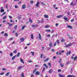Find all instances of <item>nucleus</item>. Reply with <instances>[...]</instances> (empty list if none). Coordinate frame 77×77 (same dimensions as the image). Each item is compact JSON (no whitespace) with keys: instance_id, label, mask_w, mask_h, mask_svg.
I'll return each instance as SVG.
<instances>
[{"instance_id":"nucleus-1","label":"nucleus","mask_w":77,"mask_h":77,"mask_svg":"<svg viewBox=\"0 0 77 77\" xmlns=\"http://www.w3.org/2000/svg\"><path fill=\"white\" fill-rule=\"evenodd\" d=\"M64 45H65L66 46L65 47H71L72 45V44L71 43H69V44L68 45H66V43H64Z\"/></svg>"},{"instance_id":"nucleus-2","label":"nucleus","mask_w":77,"mask_h":77,"mask_svg":"<svg viewBox=\"0 0 77 77\" xmlns=\"http://www.w3.org/2000/svg\"><path fill=\"white\" fill-rule=\"evenodd\" d=\"M25 38L23 37H22L20 38V40L21 41V42H23L24 41Z\"/></svg>"},{"instance_id":"nucleus-3","label":"nucleus","mask_w":77,"mask_h":77,"mask_svg":"<svg viewBox=\"0 0 77 77\" xmlns=\"http://www.w3.org/2000/svg\"><path fill=\"white\" fill-rule=\"evenodd\" d=\"M39 2H38L36 4L35 6L36 7H39Z\"/></svg>"},{"instance_id":"nucleus-4","label":"nucleus","mask_w":77,"mask_h":77,"mask_svg":"<svg viewBox=\"0 0 77 77\" xmlns=\"http://www.w3.org/2000/svg\"><path fill=\"white\" fill-rule=\"evenodd\" d=\"M63 16V15H60L59 16H58L57 17V18H61Z\"/></svg>"},{"instance_id":"nucleus-5","label":"nucleus","mask_w":77,"mask_h":77,"mask_svg":"<svg viewBox=\"0 0 77 77\" xmlns=\"http://www.w3.org/2000/svg\"><path fill=\"white\" fill-rule=\"evenodd\" d=\"M53 70L52 69H51L48 71V72H49V73H51L52 72H53Z\"/></svg>"},{"instance_id":"nucleus-6","label":"nucleus","mask_w":77,"mask_h":77,"mask_svg":"<svg viewBox=\"0 0 77 77\" xmlns=\"http://www.w3.org/2000/svg\"><path fill=\"white\" fill-rule=\"evenodd\" d=\"M35 75H39V74H40V73L39 72V71H37L35 72Z\"/></svg>"},{"instance_id":"nucleus-7","label":"nucleus","mask_w":77,"mask_h":77,"mask_svg":"<svg viewBox=\"0 0 77 77\" xmlns=\"http://www.w3.org/2000/svg\"><path fill=\"white\" fill-rule=\"evenodd\" d=\"M71 6H75V5H76V3L73 4V2H72L71 3Z\"/></svg>"},{"instance_id":"nucleus-8","label":"nucleus","mask_w":77,"mask_h":77,"mask_svg":"<svg viewBox=\"0 0 77 77\" xmlns=\"http://www.w3.org/2000/svg\"><path fill=\"white\" fill-rule=\"evenodd\" d=\"M38 37L39 39H42V37H41V34H40V33H39L38 34Z\"/></svg>"},{"instance_id":"nucleus-9","label":"nucleus","mask_w":77,"mask_h":77,"mask_svg":"<svg viewBox=\"0 0 77 77\" xmlns=\"http://www.w3.org/2000/svg\"><path fill=\"white\" fill-rule=\"evenodd\" d=\"M67 27L68 28H70L71 29H72V26L70 25L67 26Z\"/></svg>"},{"instance_id":"nucleus-10","label":"nucleus","mask_w":77,"mask_h":77,"mask_svg":"<svg viewBox=\"0 0 77 77\" xmlns=\"http://www.w3.org/2000/svg\"><path fill=\"white\" fill-rule=\"evenodd\" d=\"M74 77V76L73 75H68L67 76V77Z\"/></svg>"},{"instance_id":"nucleus-11","label":"nucleus","mask_w":77,"mask_h":77,"mask_svg":"<svg viewBox=\"0 0 77 77\" xmlns=\"http://www.w3.org/2000/svg\"><path fill=\"white\" fill-rule=\"evenodd\" d=\"M49 47H52V45H53V43H50L49 44Z\"/></svg>"},{"instance_id":"nucleus-12","label":"nucleus","mask_w":77,"mask_h":77,"mask_svg":"<svg viewBox=\"0 0 77 77\" xmlns=\"http://www.w3.org/2000/svg\"><path fill=\"white\" fill-rule=\"evenodd\" d=\"M22 68V66H20L18 67V68H17L18 70H20L21 69V68Z\"/></svg>"},{"instance_id":"nucleus-13","label":"nucleus","mask_w":77,"mask_h":77,"mask_svg":"<svg viewBox=\"0 0 77 77\" xmlns=\"http://www.w3.org/2000/svg\"><path fill=\"white\" fill-rule=\"evenodd\" d=\"M59 75L60 77H65V75H62L60 74H59Z\"/></svg>"},{"instance_id":"nucleus-14","label":"nucleus","mask_w":77,"mask_h":77,"mask_svg":"<svg viewBox=\"0 0 77 77\" xmlns=\"http://www.w3.org/2000/svg\"><path fill=\"white\" fill-rule=\"evenodd\" d=\"M57 44H58V45H59V44H60V42H59V40L57 39Z\"/></svg>"},{"instance_id":"nucleus-15","label":"nucleus","mask_w":77,"mask_h":77,"mask_svg":"<svg viewBox=\"0 0 77 77\" xmlns=\"http://www.w3.org/2000/svg\"><path fill=\"white\" fill-rule=\"evenodd\" d=\"M17 57V55H15L12 58V60H14Z\"/></svg>"},{"instance_id":"nucleus-16","label":"nucleus","mask_w":77,"mask_h":77,"mask_svg":"<svg viewBox=\"0 0 77 77\" xmlns=\"http://www.w3.org/2000/svg\"><path fill=\"white\" fill-rule=\"evenodd\" d=\"M44 17H45V18H48V16L45 15H44Z\"/></svg>"},{"instance_id":"nucleus-17","label":"nucleus","mask_w":77,"mask_h":77,"mask_svg":"<svg viewBox=\"0 0 77 77\" xmlns=\"http://www.w3.org/2000/svg\"><path fill=\"white\" fill-rule=\"evenodd\" d=\"M22 8L23 9H25L26 8V5H23L22 6Z\"/></svg>"},{"instance_id":"nucleus-18","label":"nucleus","mask_w":77,"mask_h":77,"mask_svg":"<svg viewBox=\"0 0 77 77\" xmlns=\"http://www.w3.org/2000/svg\"><path fill=\"white\" fill-rule=\"evenodd\" d=\"M10 74V72H8L5 75L6 76H8V75Z\"/></svg>"},{"instance_id":"nucleus-19","label":"nucleus","mask_w":77,"mask_h":77,"mask_svg":"<svg viewBox=\"0 0 77 77\" xmlns=\"http://www.w3.org/2000/svg\"><path fill=\"white\" fill-rule=\"evenodd\" d=\"M38 26V25H32V27H37Z\"/></svg>"},{"instance_id":"nucleus-20","label":"nucleus","mask_w":77,"mask_h":77,"mask_svg":"<svg viewBox=\"0 0 77 77\" xmlns=\"http://www.w3.org/2000/svg\"><path fill=\"white\" fill-rule=\"evenodd\" d=\"M20 52L18 53L17 55V57H18L20 56Z\"/></svg>"},{"instance_id":"nucleus-21","label":"nucleus","mask_w":77,"mask_h":77,"mask_svg":"<svg viewBox=\"0 0 77 77\" xmlns=\"http://www.w3.org/2000/svg\"><path fill=\"white\" fill-rule=\"evenodd\" d=\"M5 11V10L4 9H2L1 10L0 12H3Z\"/></svg>"},{"instance_id":"nucleus-22","label":"nucleus","mask_w":77,"mask_h":77,"mask_svg":"<svg viewBox=\"0 0 77 77\" xmlns=\"http://www.w3.org/2000/svg\"><path fill=\"white\" fill-rule=\"evenodd\" d=\"M31 39H33V34H31Z\"/></svg>"},{"instance_id":"nucleus-23","label":"nucleus","mask_w":77,"mask_h":77,"mask_svg":"<svg viewBox=\"0 0 77 77\" xmlns=\"http://www.w3.org/2000/svg\"><path fill=\"white\" fill-rule=\"evenodd\" d=\"M48 64L49 65V67H51V63H49Z\"/></svg>"},{"instance_id":"nucleus-24","label":"nucleus","mask_w":77,"mask_h":77,"mask_svg":"<svg viewBox=\"0 0 77 77\" xmlns=\"http://www.w3.org/2000/svg\"><path fill=\"white\" fill-rule=\"evenodd\" d=\"M6 18V16L5 15L2 18V19L5 20Z\"/></svg>"},{"instance_id":"nucleus-25","label":"nucleus","mask_w":77,"mask_h":77,"mask_svg":"<svg viewBox=\"0 0 77 77\" xmlns=\"http://www.w3.org/2000/svg\"><path fill=\"white\" fill-rule=\"evenodd\" d=\"M4 36H6L7 37L8 36V34H7V33H5V34H4Z\"/></svg>"},{"instance_id":"nucleus-26","label":"nucleus","mask_w":77,"mask_h":77,"mask_svg":"<svg viewBox=\"0 0 77 77\" xmlns=\"http://www.w3.org/2000/svg\"><path fill=\"white\" fill-rule=\"evenodd\" d=\"M31 54H32L33 56H34V55L35 54V52H31Z\"/></svg>"},{"instance_id":"nucleus-27","label":"nucleus","mask_w":77,"mask_h":77,"mask_svg":"<svg viewBox=\"0 0 77 77\" xmlns=\"http://www.w3.org/2000/svg\"><path fill=\"white\" fill-rule=\"evenodd\" d=\"M67 15H69V16H70L71 15V13H70V12H68Z\"/></svg>"},{"instance_id":"nucleus-28","label":"nucleus","mask_w":77,"mask_h":77,"mask_svg":"<svg viewBox=\"0 0 77 77\" xmlns=\"http://www.w3.org/2000/svg\"><path fill=\"white\" fill-rule=\"evenodd\" d=\"M44 19H42V21L41 22V23H43L44 22Z\"/></svg>"},{"instance_id":"nucleus-29","label":"nucleus","mask_w":77,"mask_h":77,"mask_svg":"<svg viewBox=\"0 0 77 77\" xmlns=\"http://www.w3.org/2000/svg\"><path fill=\"white\" fill-rule=\"evenodd\" d=\"M65 41V39H62L61 40V41L62 42H63Z\"/></svg>"},{"instance_id":"nucleus-30","label":"nucleus","mask_w":77,"mask_h":77,"mask_svg":"<svg viewBox=\"0 0 77 77\" xmlns=\"http://www.w3.org/2000/svg\"><path fill=\"white\" fill-rule=\"evenodd\" d=\"M50 26H45V28H48V27H50Z\"/></svg>"},{"instance_id":"nucleus-31","label":"nucleus","mask_w":77,"mask_h":77,"mask_svg":"<svg viewBox=\"0 0 77 77\" xmlns=\"http://www.w3.org/2000/svg\"><path fill=\"white\" fill-rule=\"evenodd\" d=\"M20 61L22 63H24V61H23V60L22 59H20Z\"/></svg>"},{"instance_id":"nucleus-32","label":"nucleus","mask_w":77,"mask_h":77,"mask_svg":"<svg viewBox=\"0 0 77 77\" xmlns=\"http://www.w3.org/2000/svg\"><path fill=\"white\" fill-rule=\"evenodd\" d=\"M21 77H24V73H22L21 74Z\"/></svg>"},{"instance_id":"nucleus-33","label":"nucleus","mask_w":77,"mask_h":77,"mask_svg":"<svg viewBox=\"0 0 77 77\" xmlns=\"http://www.w3.org/2000/svg\"><path fill=\"white\" fill-rule=\"evenodd\" d=\"M15 8L16 9H17V8H18V6L17 5H15Z\"/></svg>"},{"instance_id":"nucleus-34","label":"nucleus","mask_w":77,"mask_h":77,"mask_svg":"<svg viewBox=\"0 0 77 77\" xmlns=\"http://www.w3.org/2000/svg\"><path fill=\"white\" fill-rule=\"evenodd\" d=\"M25 27H26V25H24L23 26V27H22V29L23 30L24 28H25Z\"/></svg>"},{"instance_id":"nucleus-35","label":"nucleus","mask_w":77,"mask_h":77,"mask_svg":"<svg viewBox=\"0 0 77 77\" xmlns=\"http://www.w3.org/2000/svg\"><path fill=\"white\" fill-rule=\"evenodd\" d=\"M46 31L47 32H51V30L49 29V30H46Z\"/></svg>"},{"instance_id":"nucleus-36","label":"nucleus","mask_w":77,"mask_h":77,"mask_svg":"<svg viewBox=\"0 0 77 77\" xmlns=\"http://www.w3.org/2000/svg\"><path fill=\"white\" fill-rule=\"evenodd\" d=\"M10 56H13V53H11V54H10Z\"/></svg>"},{"instance_id":"nucleus-37","label":"nucleus","mask_w":77,"mask_h":77,"mask_svg":"<svg viewBox=\"0 0 77 77\" xmlns=\"http://www.w3.org/2000/svg\"><path fill=\"white\" fill-rule=\"evenodd\" d=\"M37 70V69H35V70L33 71V73H35V72H36V71Z\"/></svg>"},{"instance_id":"nucleus-38","label":"nucleus","mask_w":77,"mask_h":77,"mask_svg":"<svg viewBox=\"0 0 77 77\" xmlns=\"http://www.w3.org/2000/svg\"><path fill=\"white\" fill-rule=\"evenodd\" d=\"M15 35H16V36H18V33H17V32H16L15 33Z\"/></svg>"},{"instance_id":"nucleus-39","label":"nucleus","mask_w":77,"mask_h":77,"mask_svg":"<svg viewBox=\"0 0 77 77\" xmlns=\"http://www.w3.org/2000/svg\"><path fill=\"white\" fill-rule=\"evenodd\" d=\"M29 21L31 23H32V20L31 19H29Z\"/></svg>"},{"instance_id":"nucleus-40","label":"nucleus","mask_w":77,"mask_h":77,"mask_svg":"<svg viewBox=\"0 0 77 77\" xmlns=\"http://www.w3.org/2000/svg\"><path fill=\"white\" fill-rule=\"evenodd\" d=\"M61 67H63V66H64V64H61Z\"/></svg>"},{"instance_id":"nucleus-41","label":"nucleus","mask_w":77,"mask_h":77,"mask_svg":"<svg viewBox=\"0 0 77 77\" xmlns=\"http://www.w3.org/2000/svg\"><path fill=\"white\" fill-rule=\"evenodd\" d=\"M13 53H15V54L17 53V51L16 50H14L13 51Z\"/></svg>"},{"instance_id":"nucleus-42","label":"nucleus","mask_w":77,"mask_h":77,"mask_svg":"<svg viewBox=\"0 0 77 77\" xmlns=\"http://www.w3.org/2000/svg\"><path fill=\"white\" fill-rule=\"evenodd\" d=\"M12 39H13V38H11L10 39H9L8 40V41H12Z\"/></svg>"},{"instance_id":"nucleus-43","label":"nucleus","mask_w":77,"mask_h":77,"mask_svg":"<svg viewBox=\"0 0 77 77\" xmlns=\"http://www.w3.org/2000/svg\"><path fill=\"white\" fill-rule=\"evenodd\" d=\"M30 3H31V4H33V1H31L30 2Z\"/></svg>"},{"instance_id":"nucleus-44","label":"nucleus","mask_w":77,"mask_h":77,"mask_svg":"<svg viewBox=\"0 0 77 77\" xmlns=\"http://www.w3.org/2000/svg\"><path fill=\"white\" fill-rule=\"evenodd\" d=\"M2 70H3V71H5L6 70V69H5V68H3L2 69Z\"/></svg>"},{"instance_id":"nucleus-45","label":"nucleus","mask_w":77,"mask_h":77,"mask_svg":"<svg viewBox=\"0 0 77 77\" xmlns=\"http://www.w3.org/2000/svg\"><path fill=\"white\" fill-rule=\"evenodd\" d=\"M5 74V72H4L0 73V75H3V74Z\"/></svg>"},{"instance_id":"nucleus-46","label":"nucleus","mask_w":77,"mask_h":77,"mask_svg":"<svg viewBox=\"0 0 77 77\" xmlns=\"http://www.w3.org/2000/svg\"><path fill=\"white\" fill-rule=\"evenodd\" d=\"M77 58V57H74V60H75Z\"/></svg>"},{"instance_id":"nucleus-47","label":"nucleus","mask_w":77,"mask_h":77,"mask_svg":"<svg viewBox=\"0 0 77 77\" xmlns=\"http://www.w3.org/2000/svg\"><path fill=\"white\" fill-rule=\"evenodd\" d=\"M65 18V17H64V19L65 20H67L68 19V18H67V17H66V18Z\"/></svg>"},{"instance_id":"nucleus-48","label":"nucleus","mask_w":77,"mask_h":77,"mask_svg":"<svg viewBox=\"0 0 77 77\" xmlns=\"http://www.w3.org/2000/svg\"><path fill=\"white\" fill-rule=\"evenodd\" d=\"M43 65L44 66H45V67H46L47 65V64H43Z\"/></svg>"},{"instance_id":"nucleus-49","label":"nucleus","mask_w":77,"mask_h":77,"mask_svg":"<svg viewBox=\"0 0 77 77\" xmlns=\"http://www.w3.org/2000/svg\"><path fill=\"white\" fill-rule=\"evenodd\" d=\"M70 53H71V51H69V52H68V54L69 55L70 54Z\"/></svg>"},{"instance_id":"nucleus-50","label":"nucleus","mask_w":77,"mask_h":77,"mask_svg":"<svg viewBox=\"0 0 77 77\" xmlns=\"http://www.w3.org/2000/svg\"><path fill=\"white\" fill-rule=\"evenodd\" d=\"M12 25V23H10L9 24V27H10V26H11Z\"/></svg>"},{"instance_id":"nucleus-51","label":"nucleus","mask_w":77,"mask_h":77,"mask_svg":"<svg viewBox=\"0 0 77 77\" xmlns=\"http://www.w3.org/2000/svg\"><path fill=\"white\" fill-rule=\"evenodd\" d=\"M57 44V43L56 42H55L54 44V46H55Z\"/></svg>"},{"instance_id":"nucleus-52","label":"nucleus","mask_w":77,"mask_h":77,"mask_svg":"<svg viewBox=\"0 0 77 77\" xmlns=\"http://www.w3.org/2000/svg\"><path fill=\"white\" fill-rule=\"evenodd\" d=\"M61 69H59L58 70V72H61Z\"/></svg>"},{"instance_id":"nucleus-53","label":"nucleus","mask_w":77,"mask_h":77,"mask_svg":"<svg viewBox=\"0 0 77 77\" xmlns=\"http://www.w3.org/2000/svg\"><path fill=\"white\" fill-rule=\"evenodd\" d=\"M61 61H62V59H60V61H59V63H60L61 62Z\"/></svg>"},{"instance_id":"nucleus-54","label":"nucleus","mask_w":77,"mask_h":77,"mask_svg":"<svg viewBox=\"0 0 77 77\" xmlns=\"http://www.w3.org/2000/svg\"><path fill=\"white\" fill-rule=\"evenodd\" d=\"M41 4H42V5H45V4L43 2H41Z\"/></svg>"},{"instance_id":"nucleus-55","label":"nucleus","mask_w":77,"mask_h":77,"mask_svg":"<svg viewBox=\"0 0 77 77\" xmlns=\"http://www.w3.org/2000/svg\"><path fill=\"white\" fill-rule=\"evenodd\" d=\"M58 25H59V24H58L57 23H56L55 24V26H58Z\"/></svg>"},{"instance_id":"nucleus-56","label":"nucleus","mask_w":77,"mask_h":77,"mask_svg":"<svg viewBox=\"0 0 77 77\" xmlns=\"http://www.w3.org/2000/svg\"><path fill=\"white\" fill-rule=\"evenodd\" d=\"M48 61V60H50V58L48 57L46 59Z\"/></svg>"},{"instance_id":"nucleus-57","label":"nucleus","mask_w":77,"mask_h":77,"mask_svg":"<svg viewBox=\"0 0 77 77\" xmlns=\"http://www.w3.org/2000/svg\"><path fill=\"white\" fill-rule=\"evenodd\" d=\"M43 56V54H41V58H42V56Z\"/></svg>"},{"instance_id":"nucleus-58","label":"nucleus","mask_w":77,"mask_h":77,"mask_svg":"<svg viewBox=\"0 0 77 77\" xmlns=\"http://www.w3.org/2000/svg\"><path fill=\"white\" fill-rule=\"evenodd\" d=\"M53 6L54 8H55L56 7H55V6H56V4H54V5H53Z\"/></svg>"},{"instance_id":"nucleus-59","label":"nucleus","mask_w":77,"mask_h":77,"mask_svg":"<svg viewBox=\"0 0 77 77\" xmlns=\"http://www.w3.org/2000/svg\"><path fill=\"white\" fill-rule=\"evenodd\" d=\"M69 38L70 39H72V37H69Z\"/></svg>"},{"instance_id":"nucleus-60","label":"nucleus","mask_w":77,"mask_h":77,"mask_svg":"<svg viewBox=\"0 0 77 77\" xmlns=\"http://www.w3.org/2000/svg\"><path fill=\"white\" fill-rule=\"evenodd\" d=\"M17 18H18V20H20V19H21V17H18Z\"/></svg>"},{"instance_id":"nucleus-61","label":"nucleus","mask_w":77,"mask_h":77,"mask_svg":"<svg viewBox=\"0 0 77 77\" xmlns=\"http://www.w3.org/2000/svg\"><path fill=\"white\" fill-rule=\"evenodd\" d=\"M6 20H3L2 22L3 23H6Z\"/></svg>"},{"instance_id":"nucleus-62","label":"nucleus","mask_w":77,"mask_h":77,"mask_svg":"<svg viewBox=\"0 0 77 77\" xmlns=\"http://www.w3.org/2000/svg\"><path fill=\"white\" fill-rule=\"evenodd\" d=\"M51 51L52 52H53L54 51V49H52Z\"/></svg>"},{"instance_id":"nucleus-63","label":"nucleus","mask_w":77,"mask_h":77,"mask_svg":"<svg viewBox=\"0 0 77 77\" xmlns=\"http://www.w3.org/2000/svg\"><path fill=\"white\" fill-rule=\"evenodd\" d=\"M9 17L10 18H11V19L12 18V16H9Z\"/></svg>"},{"instance_id":"nucleus-64","label":"nucleus","mask_w":77,"mask_h":77,"mask_svg":"<svg viewBox=\"0 0 77 77\" xmlns=\"http://www.w3.org/2000/svg\"><path fill=\"white\" fill-rule=\"evenodd\" d=\"M45 68H44L42 70L43 71H45Z\"/></svg>"}]
</instances>
